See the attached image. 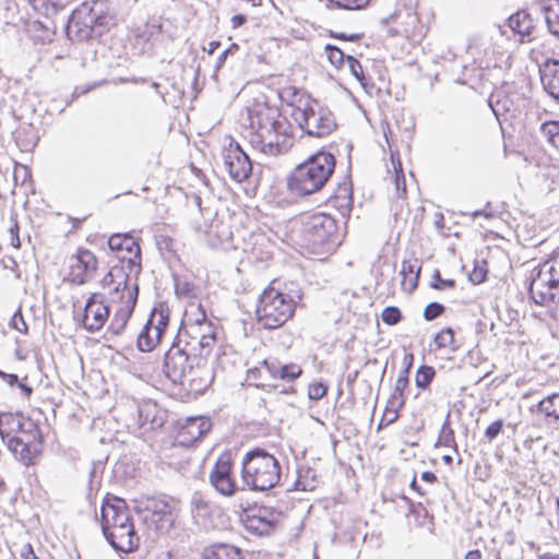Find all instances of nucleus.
I'll return each mask as SVG.
<instances>
[{"label":"nucleus","instance_id":"1","mask_svg":"<svg viewBox=\"0 0 559 559\" xmlns=\"http://www.w3.org/2000/svg\"><path fill=\"white\" fill-rule=\"evenodd\" d=\"M249 142L258 152L267 156H278L293 145L292 127L276 109L260 106L250 111Z\"/></svg>","mask_w":559,"mask_h":559},{"label":"nucleus","instance_id":"2","mask_svg":"<svg viewBox=\"0 0 559 559\" xmlns=\"http://www.w3.org/2000/svg\"><path fill=\"white\" fill-rule=\"evenodd\" d=\"M102 287L107 289L109 302L115 312L109 324V330L121 334L131 318L136 305L139 288L135 282H131L129 275L121 267H112L102 280Z\"/></svg>","mask_w":559,"mask_h":559},{"label":"nucleus","instance_id":"3","mask_svg":"<svg viewBox=\"0 0 559 559\" xmlns=\"http://www.w3.org/2000/svg\"><path fill=\"white\" fill-rule=\"evenodd\" d=\"M334 168V156L328 152H319L294 168L287 179V188L298 197L316 193L326 185Z\"/></svg>","mask_w":559,"mask_h":559},{"label":"nucleus","instance_id":"4","mask_svg":"<svg viewBox=\"0 0 559 559\" xmlns=\"http://www.w3.org/2000/svg\"><path fill=\"white\" fill-rule=\"evenodd\" d=\"M281 479V465L277 459L263 449L248 451L241 461V480L253 491L274 488Z\"/></svg>","mask_w":559,"mask_h":559},{"label":"nucleus","instance_id":"5","mask_svg":"<svg viewBox=\"0 0 559 559\" xmlns=\"http://www.w3.org/2000/svg\"><path fill=\"white\" fill-rule=\"evenodd\" d=\"M300 299L299 290L284 294L274 286L273 282L260 295L255 310L258 322L267 330L281 328L293 318L296 304Z\"/></svg>","mask_w":559,"mask_h":559},{"label":"nucleus","instance_id":"6","mask_svg":"<svg viewBox=\"0 0 559 559\" xmlns=\"http://www.w3.org/2000/svg\"><path fill=\"white\" fill-rule=\"evenodd\" d=\"M300 234L305 246L314 253L332 252L342 241L336 221L324 213L307 216L302 222Z\"/></svg>","mask_w":559,"mask_h":559},{"label":"nucleus","instance_id":"7","mask_svg":"<svg viewBox=\"0 0 559 559\" xmlns=\"http://www.w3.org/2000/svg\"><path fill=\"white\" fill-rule=\"evenodd\" d=\"M103 1H85L78 7L69 21L68 33L80 40L99 36L109 23Z\"/></svg>","mask_w":559,"mask_h":559},{"label":"nucleus","instance_id":"8","mask_svg":"<svg viewBox=\"0 0 559 559\" xmlns=\"http://www.w3.org/2000/svg\"><path fill=\"white\" fill-rule=\"evenodd\" d=\"M302 108L289 111L292 119L310 136L323 138L335 128L336 122L331 110L316 99H305Z\"/></svg>","mask_w":559,"mask_h":559},{"label":"nucleus","instance_id":"9","mask_svg":"<svg viewBox=\"0 0 559 559\" xmlns=\"http://www.w3.org/2000/svg\"><path fill=\"white\" fill-rule=\"evenodd\" d=\"M0 436L5 440H23L41 450V435L37 425L29 418L3 414L0 416Z\"/></svg>","mask_w":559,"mask_h":559},{"label":"nucleus","instance_id":"10","mask_svg":"<svg viewBox=\"0 0 559 559\" xmlns=\"http://www.w3.org/2000/svg\"><path fill=\"white\" fill-rule=\"evenodd\" d=\"M168 323V308L163 304L154 307L148 320L138 335V348L144 353L152 352L160 342Z\"/></svg>","mask_w":559,"mask_h":559},{"label":"nucleus","instance_id":"11","mask_svg":"<svg viewBox=\"0 0 559 559\" xmlns=\"http://www.w3.org/2000/svg\"><path fill=\"white\" fill-rule=\"evenodd\" d=\"M181 342L182 340L179 338L177 343H174L164 357V372L174 383L185 381L186 373L190 369V366L199 358V356L191 355L188 352L187 347L194 349V345L186 343L183 347L181 346Z\"/></svg>","mask_w":559,"mask_h":559},{"label":"nucleus","instance_id":"12","mask_svg":"<svg viewBox=\"0 0 559 559\" xmlns=\"http://www.w3.org/2000/svg\"><path fill=\"white\" fill-rule=\"evenodd\" d=\"M223 162L230 178L237 182L246 180L252 171V163L239 143L229 140L222 151Z\"/></svg>","mask_w":559,"mask_h":559},{"label":"nucleus","instance_id":"13","mask_svg":"<svg viewBox=\"0 0 559 559\" xmlns=\"http://www.w3.org/2000/svg\"><path fill=\"white\" fill-rule=\"evenodd\" d=\"M143 511L144 519L155 525L160 532L168 531L175 521L171 506L164 499L150 497L145 500Z\"/></svg>","mask_w":559,"mask_h":559},{"label":"nucleus","instance_id":"14","mask_svg":"<svg viewBox=\"0 0 559 559\" xmlns=\"http://www.w3.org/2000/svg\"><path fill=\"white\" fill-rule=\"evenodd\" d=\"M97 269V259L93 252L80 248L75 255L70 259L71 282L83 285L91 281Z\"/></svg>","mask_w":559,"mask_h":559},{"label":"nucleus","instance_id":"15","mask_svg":"<svg viewBox=\"0 0 559 559\" xmlns=\"http://www.w3.org/2000/svg\"><path fill=\"white\" fill-rule=\"evenodd\" d=\"M104 297V294L94 293L85 304L83 326L88 332L100 330L108 320L109 306L105 302Z\"/></svg>","mask_w":559,"mask_h":559},{"label":"nucleus","instance_id":"16","mask_svg":"<svg viewBox=\"0 0 559 559\" xmlns=\"http://www.w3.org/2000/svg\"><path fill=\"white\" fill-rule=\"evenodd\" d=\"M211 485L222 496L230 497L236 490V481L233 477V465L229 456H221L209 476Z\"/></svg>","mask_w":559,"mask_h":559},{"label":"nucleus","instance_id":"17","mask_svg":"<svg viewBox=\"0 0 559 559\" xmlns=\"http://www.w3.org/2000/svg\"><path fill=\"white\" fill-rule=\"evenodd\" d=\"M530 295L536 305L559 307V286L546 275L535 274L530 285Z\"/></svg>","mask_w":559,"mask_h":559},{"label":"nucleus","instance_id":"18","mask_svg":"<svg viewBox=\"0 0 559 559\" xmlns=\"http://www.w3.org/2000/svg\"><path fill=\"white\" fill-rule=\"evenodd\" d=\"M109 249L121 261H127L132 266L140 267L141 249L139 242L128 234H115L108 239Z\"/></svg>","mask_w":559,"mask_h":559},{"label":"nucleus","instance_id":"19","mask_svg":"<svg viewBox=\"0 0 559 559\" xmlns=\"http://www.w3.org/2000/svg\"><path fill=\"white\" fill-rule=\"evenodd\" d=\"M103 534L111 547L118 551L130 552L136 549L140 543L132 521L103 531Z\"/></svg>","mask_w":559,"mask_h":559},{"label":"nucleus","instance_id":"20","mask_svg":"<svg viewBox=\"0 0 559 559\" xmlns=\"http://www.w3.org/2000/svg\"><path fill=\"white\" fill-rule=\"evenodd\" d=\"M212 381L213 372L206 359L199 356L187 371L185 381H179L178 383L187 386L193 393H203L211 385Z\"/></svg>","mask_w":559,"mask_h":559},{"label":"nucleus","instance_id":"21","mask_svg":"<svg viewBox=\"0 0 559 559\" xmlns=\"http://www.w3.org/2000/svg\"><path fill=\"white\" fill-rule=\"evenodd\" d=\"M131 521L128 506L123 499L112 497L104 501L100 508L102 531H108L116 525Z\"/></svg>","mask_w":559,"mask_h":559},{"label":"nucleus","instance_id":"22","mask_svg":"<svg viewBox=\"0 0 559 559\" xmlns=\"http://www.w3.org/2000/svg\"><path fill=\"white\" fill-rule=\"evenodd\" d=\"M278 514L269 508H258L247 514L245 525L248 531L258 535H267L276 525Z\"/></svg>","mask_w":559,"mask_h":559},{"label":"nucleus","instance_id":"23","mask_svg":"<svg viewBox=\"0 0 559 559\" xmlns=\"http://www.w3.org/2000/svg\"><path fill=\"white\" fill-rule=\"evenodd\" d=\"M211 322L207 321L206 312L202 305L200 304H190L185 311L183 316V329L179 332V337L182 335L191 334L192 332H197L199 330L211 331Z\"/></svg>","mask_w":559,"mask_h":559},{"label":"nucleus","instance_id":"24","mask_svg":"<svg viewBox=\"0 0 559 559\" xmlns=\"http://www.w3.org/2000/svg\"><path fill=\"white\" fill-rule=\"evenodd\" d=\"M212 424L206 417H191L186 420L178 431L181 444H191L210 431Z\"/></svg>","mask_w":559,"mask_h":559},{"label":"nucleus","instance_id":"25","mask_svg":"<svg viewBox=\"0 0 559 559\" xmlns=\"http://www.w3.org/2000/svg\"><path fill=\"white\" fill-rule=\"evenodd\" d=\"M540 80L547 93L559 102V61L547 60L540 69Z\"/></svg>","mask_w":559,"mask_h":559},{"label":"nucleus","instance_id":"26","mask_svg":"<svg viewBox=\"0 0 559 559\" xmlns=\"http://www.w3.org/2000/svg\"><path fill=\"white\" fill-rule=\"evenodd\" d=\"M262 365L272 378L285 381H294L302 372L300 366L296 364L281 365L274 359H264Z\"/></svg>","mask_w":559,"mask_h":559},{"label":"nucleus","instance_id":"27","mask_svg":"<svg viewBox=\"0 0 559 559\" xmlns=\"http://www.w3.org/2000/svg\"><path fill=\"white\" fill-rule=\"evenodd\" d=\"M190 506L195 524L207 527L211 522V506L205 497L201 492H193Z\"/></svg>","mask_w":559,"mask_h":559},{"label":"nucleus","instance_id":"28","mask_svg":"<svg viewBox=\"0 0 559 559\" xmlns=\"http://www.w3.org/2000/svg\"><path fill=\"white\" fill-rule=\"evenodd\" d=\"M4 442L14 456L26 466L34 464L41 452L35 445L27 444L23 440H5Z\"/></svg>","mask_w":559,"mask_h":559},{"label":"nucleus","instance_id":"29","mask_svg":"<svg viewBox=\"0 0 559 559\" xmlns=\"http://www.w3.org/2000/svg\"><path fill=\"white\" fill-rule=\"evenodd\" d=\"M509 26L519 34L521 43L532 40V31L534 29L530 15L525 12H518L510 16Z\"/></svg>","mask_w":559,"mask_h":559},{"label":"nucleus","instance_id":"30","mask_svg":"<svg viewBox=\"0 0 559 559\" xmlns=\"http://www.w3.org/2000/svg\"><path fill=\"white\" fill-rule=\"evenodd\" d=\"M204 559H242L239 548L227 545L217 544L204 549Z\"/></svg>","mask_w":559,"mask_h":559},{"label":"nucleus","instance_id":"31","mask_svg":"<svg viewBox=\"0 0 559 559\" xmlns=\"http://www.w3.org/2000/svg\"><path fill=\"white\" fill-rule=\"evenodd\" d=\"M278 96L282 103L290 107V111H294L299 107L302 108V103L305 99H312L310 96L306 95L301 90L293 85H287L281 88Z\"/></svg>","mask_w":559,"mask_h":559},{"label":"nucleus","instance_id":"32","mask_svg":"<svg viewBox=\"0 0 559 559\" xmlns=\"http://www.w3.org/2000/svg\"><path fill=\"white\" fill-rule=\"evenodd\" d=\"M543 12L549 32L559 37V0H547Z\"/></svg>","mask_w":559,"mask_h":559},{"label":"nucleus","instance_id":"33","mask_svg":"<svg viewBox=\"0 0 559 559\" xmlns=\"http://www.w3.org/2000/svg\"><path fill=\"white\" fill-rule=\"evenodd\" d=\"M402 282L401 285L404 290L412 292L416 288L418 276H419V267L413 264L409 261L402 262L401 269Z\"/></svg>","mask_w":559,"mask_h":559},{"label":"nucleus","instance_id":"34","mask_svg":"<svg viewBox=\"0 0 559 559\" xmlns=\"http://www.w3.org/2000/svg\"><path fill=\"white\" fill-rule=\"evenodd\" d=\"M188 335L191 337L190 343L193 345V342H195L200 347V353L198 355L200 357H202L204 353L207 354L213 344L215 343V333L212 330L210 332L199 330Z\"/></svg>","mask_w":559,"mask_h":559},{"label":"nucleus","instance_id":"35","mask_svg":"<svg viewBox=\"0 0 559 559\" xmlns=\"http://www.w3.org/2000/svg\"><path fill=\"white\" fill-rule=\"evenodd\" d=\"M537 274L546 275L552 283L559 286V252L545 261L539 266Z\"/></svg>","mask_w":559,"mask_h":559},{"label":"nucleus","instance_id":"36","mask_svg":"<svg viewBox=\"0 0 559 559\" xmlns=\"http://www.w3.org/2000/svg\"><path fill=\"white\" fill-rule=\"evenodd\" d=\"M157 405L156 404H152V403H147V404H144L143 406H141L139 408V416H140V419L143 420V425L145 423H150L151 424V428H156V427H160L162 424H163V420L160 417H157Z\"/></svg>","mask_w":559,"mask_h":559},{"label":"nucleus","instance_id":"37","mask_svg":"<svg viewBox=\"0 0 559 559\" xmlns=\"http://www.w3.org/2000/svg\"><path fill=\"white\" fill-rule=\"evenodd\" d=\"M538 408L546 416L559 419V394H551L540 401Z\"/></svg>","mask_w":559,"mask_h":559},{"label":"nucleus","instance_id":"38","mask_svg":"<svg viewBox=\"0 0 559 559\" xmlns=\"http://www.w3.org/2000/svg\"><path fill=\"white\" fill-rule=\"evenodd\" d=\"M405 404V397L404 393L396 392V390H393L392 395L390 396L388 401V412L392 413V417L389 418L388 424L394 423L399 417V409H401Z\"/></svg>","mask_w":559,"mask_h":559},{"label":"nucleus","instance_id":"39","mask_svg":"<svg viewBox=\"0 0 559 559\" xmlns=\"http://www.w3.org/2000/svg\"><path fill=\"white\" fill-rule=\"evenodd\" d=\"M542 134L555 147L559 148V121H548L540 126Z\"/></svg>","mask_w":559,"mask_h":559},{"label":"nucleus","instance_id":"40","mask_svg":"<svg viewBox=\"0 0 559 559\" xmlns=\"http://www.w3.org/2000/svg\"><path fill=\"white\" fill-rule=\"evenodd\" d=\"M436 371L431 366H420L416 372L415 383L420 389H427L431 383Z\"/></svg>","mask_w":559,"mask_h":559},{"label":"nucleus","instance_id":"41","mask_svg":"<svg viewBox=\"0 0 559 559\" xmlns=\"http://www.w3.org/2000/svg\"><path fill=\"white\" fill-rule=\"evenodd\" d=\"M435 343L439 348L454 349V331L451 328L441 330L435 336Z\"/></svg>","mask_w":559,"mask_h":559},{"label":"nucleus","instance_id":"42","mask_svg":"<svg viewBox=\"0 0 559 559\" xmlns=\"http://www.w3.org/2000/svg\"><path fill=\"white\" fill-rule=\"evenodd\" d=\"M329 61L335 67L340 68L346 62L345 53L342 49L333 45H325L324 47Z\"/></svg>","mask_w":559,"mask_h":559},{"label":"nucleus","instance_id":"43","mask_svg":"<svg viewBox=\"0 0 559 559\" xmlns=\"http://www.w3.org/2000/svg\"><path fill=\"white\" fill-rule=\"evenodd\" d=\"M392 166H393V169L395 173L394 182H395L396 193L399 195H404L406 193L405 176H404V173L402 169L401 162L400 160L395 162L393 156H392Z\"/></svg>","mask_w":559,"mask_h":559},{"label":"nucleus","instance_id":"44","mask_svg":"<svg viewBox=\"0 0 559 559\" xmlns=\"http://www.w3.org/2000/svg\"><path fill=\"white\" fill-rule=\"evenodd\" d=\"M382 321L388 325H395L402 319V313L397 307H385L381 313Z\"/></svg>","mask_w":559,"mask_h":559},{"label":"nucleus","instance_id":"45","mask_svg":"<svg viewBox=\"0 0 559 559\" xmlns=\"http://www.w3.org/2000/svg\"><path fill=\"white\" fill-rule=\"evenodd\" d=\"M346 64L350 74L360 83L365 80L364 70L360 62L353 56L346 57Z\"/></svg>","mask_w":559,"mask_h":559},{"label":"nucleus","instance_id":"46","mask_svg":"<svg viewBox=\"0 0 559 559\" xmlns=\"http://www.w3.org/2000/svg\"><path fill=\"white\" fill-rule=\"evenodd\" d=\"M331 3H334L337 8H343L347 10H358L367 5L370 0H329Z\"/></svg>","mask_w":559,"mask_h":559},{"label":"nucleus","instance_id":"47","mask_svg":"<svg viewBox=\"0 0 559 559\" xmlns=\"http://www.w3.org/2000/svg\"><path fill=\"white\" fill-rule=\"evenodd\" d=\"M10 326H11L12 329H14V330H16V331H19V332L23 333V334H26V333H27V331H28V326H27V324H26V322H25V320H24V317H23V314H22V312H21V310H20V309H19V310H16V311L13 313V316H12V318H11V320H10Z\"/></svg>","mask_w":559,"mask_h":559},{"label":"nucleus","instance_id":"48","mask_svg":"<svg viewBox=\"0 0 559 559\" xmlns=\"http://www.w3.org/2000/svg\"><path fill=\"white\" fill-rule=\"evenodd\" d=\"M444 311V307L439 302H430L426 306L424 310V318L427 321H431L439 316H441Z\"/></svg>","mask_w":559,"mask_h":559},{"label":"nucleus","instance_id":"49","mask_svg":"<svg viewBox=\"0 0 559 559\" xmlns=\"http://www.w3.org/2000/svg\"><path fill=\"white\" fill-rule=\"evenodd\" d=\"M328 391V386L322 382L311 383L308 388V396L310 400L318 401L322 399Z\"/></svg>","mask_w":559,"mask_h":559},{"label":"nucleus","instance_id":"50","mask_svg":"<svg viewBox=\"0 0 559 559\" xmlns=\"http://www.w3.org/2000/svg\"><path fill=\"white\" fill-rule=\"evenodd\" d=\"M502 427H503V420L502 419H498L493 423H491L487 429L485 430V438L491 442L493 439H496L499 433L501 432L502 430Z\"/></svg>","mask_w":559,"mask_h":559},{"label":"nucleus","instance_id":"51","mask_svg":"<svg viewBox=\"0 0 559 559\" xmlns=\"http://www.w3.org/2000/svg\"><path fill=\"white\" fill-rule=\"evenodd\" d=\"M488 103L496 117H499L501 110H508L507 106L504 104H501L500 99L498 98V95L491 94Z\"/></svg>","mask_w":559,"mask_h":559},{"label":"nucleus","instance_id":"52","mask_svg":"<svg viewBox=\"0 0 559 559\" xmlns=\"http://www.w3.org/2000/svg\"><path fill=\"white\" fill-rule=\"evenodd\" d=\"M433 278L438 282V283L432 285L437 289H442V288H445V287L452 288L455 285V282L453 280H443V278H441L439 271L435 272Z\"/></svg>","mask_w":559,"mask_h":559},{"label":"nucleus","instance_id":"53","mask_svg":"<svg viewBox=\"0 0 559 559\" xmlns=\"http://www.w3.org/2000/svg\"><path fill=\"white\" fill-rule=\"evenodd\" d=\"M12 221H13V224L9 229V231L11 234V245H12V247L19 249L21 247V241H20V237H19V225H17L16 219L12 218Z\"/></svg>","mask_w":559,"mask_h":559},{"label":"nucleus","instance_id":"54","mask_svg":"<svg viewBox=\"0 0 559 559\" xmlns=\"http://www.w3.org/2000/svg\"><path fill=\"white\" fill-rule=\"evenodd\" d=\"M0 378H2L10 386H13L19 383V378L13 373H5L0 370Z\"/></svg>","mask_w":559,"mask_h":559},{"label":"nucleus","instance_id":"55","mask_svg":"<svg viewBox=\"0 0 559 559\" xmlns=\"http://www.w3.org/2000/svg\"><path fill=\"white\" fill-rule=\"evenodd\" d=\"M21 555L24 559H39L29 544L23 546Z\"/></svg>","mask_w":559,"mask_h":559},{"label":"nucleus","instance_id":"56","mask_svg":"<svg viewBox=\"0 0 559 559\" xmlns=\"http://www.w3.org/2000/svg\"><path fill=\"white\" fill-rule=\"evenodd\" d=\"M407 385H408V380H406L404 377H397V379L395 381L394 390H396V392L404 393Z\"/></svg>","mask_w":559,"mask_h":559},{"label":"nucleus","instance_id":"57","mask_svg":"<svg viewBox=\"0 0 559 559\" xmlns=\"http://www.w3.org/2000/svg\"><path fill=\"white\" fill-rule=\"evenodd\" d=\"M333 37L338 38V39H343V40L356 41V40H358L360 38V35H358V34L347 35V34H344V33H335V34H333Z\"/></svg>","mask_w":559,"mask_h":559},{"label":"nucleus","instance_id":"58","mask_svg":"<svg viewBox=\"0 0 559 559\" xmlns=\"http://www.w3.org/2000/svg\"><path fill=\"white\" fill-rule=\"evenodd\" d=\"M247 21V17L243 14H236L231 19V25L234 28L242 26Z\"/></svg>","mask_w":559,"mask_h":559},{"label":"nucleus","instance_id":"59","mask_svg":"<svg viewBox=\"0 0 559 559\" xmlns=\"http://www.w3.org/2000/svg\"><path fill=\"white\" fill-rule=\"evenodd\" d=\"M413 362H414V355L412 353H406L403 357L404 368H407L411 370Z\"/></svg>","mask_w":559,"mask_h":559},{"label":"nucleus","instance_id":"60","mask_svg":"<svg viewBox=\"0 0 559 559\" xmlns=\"http://www.w3.org/2000/svg\"><path fill=\"white\" fill-rule=\"evenodd\" d=\"M471 280L475 283H481L485 280V274L481 270H474V272L471 274Z\"/></svg>","mask_w":559,"mask_h":559},{"label":"nucleus","instance_id":"61","mask_svg":"<svg viewBox=\"0 0 559 559\" xmlns=\"http://www.w3.org/2000/svg\"><path fill=\"white\" fill-rule=\"evenodd\" d=\"M230 52V49H225L217 58L215 69L218 70L225 62L227 55Z\"/></svg>","mask_w":559,"mask_h":559},{"label":"nucleus","instance_id":"62","mask_svg":"<svg viewBox=\"0 0 559 559\" xmlns=\"http://www.w3.org/2000/svg\"><path fill=\"white\" fill-rule=\"evenodd\" d=\"M219 45H221V44H219V41L212 40V41H210V43L207 44V47H204V50H205L207 53L212 55V53H214V51L219 47Z\"/></svg>","mask_w":559,"mask_h":559},{"label":"nucleus","instance_id":"63","mask_svg":"<svg viewBox=\"0 0 559 559\" xmlns=\"http://www.w3.org/2000/svg\"><path fill=\"white\" fill-rule=\"evenodd\" d=\"M17 385L21 389V391L25 397H28L32 394L33 389L31 386H28L27 384L19 381Z\"/></svg>","mask_w":559,"mask_h":559},{"label":"nucleus","instance_id":"64","mask_svg":"<svg viewBox=\"0 0 559 559\" xmlns=\"http://www.w3.org/2000/svg\"><path fill=\"white\" fill-rule=\"evenodd\" d=\"M465 559H481V552L478 549L469 550L465 555Z\"/></svg>","mask_w":559,"mask_h":559}]
</instances>
